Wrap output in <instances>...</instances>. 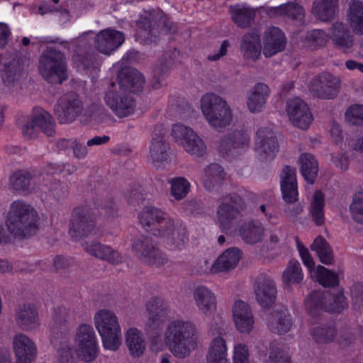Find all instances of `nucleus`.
Listing matches in <instances>:
<instances>
[{
    "label": "nucleus",
    "mask_w": 363,
    "mask_h": 363,
    "mask_svg": "<svg viewBox=\"0 0 363 363\" xmlns=\"http://www.w3.org/2000/svg\"><path fill=\"white\" fill-rule=\"evenodd\" d=\"M72 264V261L65 257L57 256L54 259V267L56 269L68 267Z\"/></svg>",
    "instance_id": "774afa93"
},
{
    "label": "nucleus",
    "mask_w": 363,
    "mask_h": 363,
    "mask_svg": "<svg viewBox=\"0 0 363 363\" xmlns=\"http://www.w3.org/2000/svg\"><path fill=\"white\" fill-rule=\"evenodd\" d=\"M285 44L284 33L278 28H269L263 36V54L266 57H270L283 50Z\"/></svg>",
    "instance_id": "5701e85b"
},
{
    "label": "nucleus",
    "mask_w": 363,
    "mask_h": 363,
    "mask_svg": "<svg viewBox=\"0 0 363 363\" xmlns=\"http://www.w3.org/2000/svg\"><path fill=\"white\" fill-rule=\"evenodd\" d=\"M269 327L272 330L278 333H286L291 326L290 316L286 310L273 314L269 320Z\"/></svg>",
    "instance_id": "a18cd8bd"
},
{
    "label": "nucleus",
    "mask_w": 363,
    "mask_h": 363,
    "mask_svg": "<svg viewBox=\"0 0 363 363\" xmlns=\"http://www.w3.org/2000/svg\"><path fill=\"white\" fill-rule=\"evenodd\" d=\"M169 146L164 140H152L150 147V160L155 165L166 161Z\"/></svg>",
    "instance_id": "de8ad7c7"
},
{
    "label": "nucleus",
    "mask_w": 363,
    "mask_h": 363,
    "mask_svg": "<svg viewBox=\"0 0 363 363\" xmlns=\"http://www.w3.org/2000/svg\"><path fill=\"white\" fill-rule=\"evenodd\" d=\"M13 351L16 363H33L37 355V347L28 336L16 334L12 340Z\"/></svg>",
    "instance_id": "a211bd4d"
},
{
    "label": "nucleus",
    "mask_w": 363,
    "mask_h": 363,
    "mask_svg": "<svg viewBox=\"0 0 363 363\" xmlns=\"http://www.w3.org/2000/svg\"><path fill=\"white\" fill-rule=\"evenodd\" d=\"M257 301L262 307L270 306L275 300L277 290L274 283L267 279L257 284L255 289Z\"/></svg>",
    "instance_id": "e433bc0d"
},
{
    "label": "nucleus",
    "mask_w": 363,
    "mask_h": 363,
    "mask_svg": "<svg viewBox=\"0 0 363 363\" xmlns=\"http://www.w3.org/2000/svg\"><path fill=\"white\" fill-rule=\"evenodd\" d=\"M281 190L283 199L286 203H294L298 200V192L294 168L285 167L281 174Z\"/></svg>",
    "instance_id": "a878e982"
},
{
    "label": "nucleus",
    "mask_w": 363,
    "mask_h": 363,
    "mask_svg": "<svg viewBox=\"0 0 363 363\" xmlns=\"http://www.w3.org/2000/svg\"><path fill=\"white\" fill-rule=\"evenodd\" d=\"M330 38L335 45L345 52H349L354 45L353 37L342 23L333 24L330 28Z\"/></svg>",
    "instance_id": "473e14b6"
},
{
    "label": "nucleus",
    "mask_w": 363,
    "mask_h": 363,
    "mask_svg": "<svg viewBox=\"0 0 363 363\" xmlns=\"http://www.w3.org/2000/svg\"><path fill=\"white\" fill-rule=\"evenodd\" d=\"M285 111L290 123L298 128L306 130L313 121L309 106L300 98L289 99Z\"/></svg>",
    "instance_id": "9d476101"
},
{
    "label": "nucleus",
    "mask_w": 363,
    "mask_h": 363,
    "mask_svg": "<svg viewBox=\"0 0 363 363\" xmlns=\"http://www.w3.org/2000/svg\"><path fill=\"white\" fill-rule=\"evenodd\" d=\"M140 224L169 250L182 248L187 241L186 229L162 210L146 206L139 213Z\"/></svg>",
    "instance_id": "f03ea898"
},
{
    "label": "nucleus",
    "mask_w": 363,
    "mask_h": 363,
    "mask_svg": "<svg viewBox=\"0 0 363 363\" xmlns=\"http://www.w3.org/2000/svg\"><path fill=\"white\" fill-rule=\"evenodd\" d=\"M11 182L16 189L27 190L30 186L36 182V178L32 177L27 171H21L11 177Z\"/></svg>",
    "instance_id": "864d4df0"
},
{
    "label": "nucleus",
    "mask_w": 363,
    "mask_h": 363,
    "mask_svg": "<svg viewBox=\"0 0 363 363\" xmlns=\"http://www.w3.org/2000/svg\"><path fill=\"white\" fill-rule=\"evenodd\" d=\"M350 212L355 222L363 223V191H358L354 194Z\"/></svg>",
    "instance_id": "5fc2aeb1"
},
{
    "label": "nucleus",
    "mask_w": 363,
    "mask_h": 363,
    "mask_svg": "<svg viewBox=\"0 0 363 363\" xmlns=\"http://www.w3.org/2000/svg\"><path fill=\"white\" fill-rule=\"evenodd\" d=\"M347 21L353 32L363 35V4L352 1L347 13Z\"/></svg>",
    "instance_id": "ea45409f"
},
{
    "label": "nucleus",
    "mask_w": 363,
    "mask_h": 363,
    "mask_svg": "<svg viewBox=\"0 0 363 363\" xmlns=\"http://www.w3.org/2000/svg\"><path fill=\"white\" fill-rule=\"evenodd\" d=\"M223 179V169L217 164H212L207 167L202 175V182L207 189H211L213 182H218Z\"/></svg>",
    "instance_id": "8fccbe9b"
},
{
    "label": "nucleus",
    "mask_w": 363,
    "mask_h": 363,
    "mask_svg": "<svg viewBox=\"0 0 363 363\" xmlns=\"http://www.w3.org/2000/svg\"><path fill=\"white\" fill-rule=\"evenodd\" d=\"M347 121L352 124L363 123V105L355 104L351 106L345 113Z\"/></svg>",
    "instance_id": "4d7b16f0"
},
{
    "label": "nucleus",
    "mask_w": 363,
    "mask_h": 363,
    "mask_svg": "<svg viewBox=\"0 0 363 363\" xmlns=\"http://www.w3.org/2000/svg\"><path fill=\"white\" fill-rule=\"evenodd\" d=\"M313 335L317 342H324L333 340L334 331L332 329L321 327L315 328Z\"/></svg>",
    "instance_id": "13d9d810"
},
{
    "label": "nucleus",
    "mask_w": 363,
    "mask_h": 363,
    "mask_svg": "<svg viewBox=\"0 0 363 363\" xmlns=\"http://www.w3.org/2000/svg\"><path fill=\"white\" fill-rule=\"evenodd\" d=\"M250 136L245 132L238 131L234 133L229 140H223L221 144L223 151L231 156L241 154L249 147Z\"/></svg>",
    "instance_id": "72a5a7b5"
},
{
    "label": "nucleus",
    "mask_w": 363,
    "mask_h": 363,
    "mask_svg": "<svg viewBox=\"0 0 363 363\" xmlns=\"http://www.w3.org/2000/svg\"><path fill=\"white\" fill-rule=\"evenodd\" d=\"M200 109L208 124L216 130L220 131L233 123V115L230 105L218 94H204L200 100Z\"/></svg>",
    "instance_id": "39448f33"
},
{
    "label": "nucleus",
    "mask_w": 363,
    "mask_h": 363,
    "mask_svg": "<svg viewBox=\"0 0 363 363\" xmlns=\"http://www.w3.org/2000/svg\"><path fill=\"white\" fill-rule=\"evenodd\" d=\"M298 161L302 176L307 182L313 184L318 172V165L316 160L311 154L303 153L301 155Z\"/></svg>",
    "instance_id": "58836bf2"
},
{
    "label": "nucleus",
    "mask_w": 363,
    "mask_h": 363,
    "mask_svg": "<svg viewBox=\"0 0 363 363\" xmlns=\"http://www.w3.org/2000/svg\"><path fill=\"white\" fill-rule=\"evenodd\" d=\"M303 279V273L298 261H291L283 272V280L286 284L298 283Z\"/></svg>",
    "instance_id": "603ef678"
},
{
    "label": "nucleus",
    "mask_w": 363,
    "mask_h": 363,
    "mask_svg": "<svg viewBox=\"0 0 363 363\" xmlns=\"http://www.w3.org/2000/svg\"><path fill=\"white\" fill-rule=\"evenodd\" d=\"M281 230L280 228L269 229L267 233L266 242L272 247L277 246L281 241Z\"/></svg>",
    "instance_id": "680f3d73"
},
{
    "label": "nucleus",
    "mask_w": 363,
    "mask_h": 363,
    "mask_svg": "<svg viewBox=\"0 0 363 363\" xmlns=\"http://www.w3.org/2000/svg\"><path fill=\"white\" fill-rule=\"evenodd\" d=\"M168 131L167 125L164 123H157L152 133V140H164Z\"/></svg>",
    "instance_id": "e2e57ef3"
},
{
    "label": "nucleus",
    "mask_w": 363,
    "mask_h": 363,
    "mask_svg": "<svg viewBox=\"0 0 363 363\" xmlns=\"http://www.w3.org/2000/svg\"><path fill=\"white\" fill-rule=\"evenodd\" d=\"M269 87L264 83H257L250 89L246 104L251 113L262 111L270 94Z\"/></svg>",
    "instance_id": "bb28decb"
},
{
    "label": "nucleus",
    "mask_w": 363,
    "mask_h": 363,
    "mask_svg": "<svg viewBox=\"0 0 363 363\" xmlns=\"http://www.w3.org/2000/svg\"><path fill=\"white\" fill-rule=\"evenodd\" d=\"M241 259V252L237 248H229L225 250L213 263L204 260L203 272L217 274L228 272L234 269Z\"/></svg>",
    "instance_id": "4468645a"
},
{
    "label": "nucleus",
    "mask_w": 363,
    "mask_h": 363,
    "mask_svg": "<svg viewBox=\"0 0 363 363\" xmlns=\"http://www.w3.org/2000/svg\"><path fill=\"white\" fill-rule=\"evenodd\" d=\"M38 219V213L30 204L22 200H16L10 205L5 223L11 234L23 238L32 233Z\"/></svg>",
    "instance_id": "20e7f679"
},
{
    "label": "nucleus",
    "mask_w": 363,
    "mask_h": 363,
    "mask_svg": "<svg viewBox=\"0 0 363 363\" xmlns=\"http://www.w3.org/2000/svg\"><path fill=\"white\" fill-rule=\"evenodd\" d=\"M138 30L136 33V39L141 43H147L150 40V21L139 23Z\"/></svg>",
    "instance_id": "bf43d9fd"
},
{
    "label": "nucleus",
    "mask_w": 363,
    "mask_h": 363,
    "mask_svg": "<svg viewBox=\"0 0 363 363\" xmlns=\"http://www.w3.org/2000/svg\"><path fill=\"white\" fill-rule=\"evenodd\" d=\"M125 345L131 356L139 357L146 350V343L142 332L135 327L128 328L125 333Z\"/></svg>",
    "instance_id": "2f4dec72"
},
{
    "label": "nucleus",
    "mask_w": 363,
    "mask_h": 363,
    "mask_svg": "<svg viewBox=\"0 0 363 363\" xmlns=\"http://www.w3.org/2000/svg\"><path fill=\"white\" fill-rule=\"evenodd\" d=\"M258 358L265 363H291L287 350L278 342L270 344L268 356L264 347H258Z\"/></svg>",
    "instance_id": "7c9ffc66"
},
{
    "label": "nucleus",
    "mask_w": 363,
    "mask_h": 363,
    "mask_svg": "<svg viewBox=\"0 0 363 363\" xmlns=\"http://www.w3.org/2000/svg\"><path fill=\"white\" fill-rule=\"evenodd\" d=\"M74 156L78 159H83L87 155L86 147L79 143L76 139V143L72 145Z\"/></svg>",
    "instance_id": "69168bd1"
},
{
    "label": "nucleus",
    "mask_w": 363,
    "mask_h": 363,
    "mask_svg": "<svg viewBox=\"0 0 363 363\" xmlns=\"http://www.w3.org/2000/svg\"><path fill=\"white\" fill-rule=\"evenodd\" d=\"M242 240L249 244H255L262 240L264 229L262 223L250 222L243 225L240 230Z\"/></svg>",
    "instance_id": "a19ab883"
},
{
    "label": "nucleus",
    "mask_w": 363,
    "mask_h": 363,
    "mask_svg": "<svg viewBox=\"0 0 363 363\" xmlns=\"http://www.w3.org/2000/svg\"><path fill=\"white\" fill-rule=\"evenodd\" d=\"M82 103L75 98L72 100L62 99L55 108V113L61 123L74 121L77 116L82 113Z\"/></svg>",
    "instance_id": "c85d7f7f"
},
{
    "label": "nucleus",
    "mask_w": 363,
    "mask_h": 363,
    "mask_svg": "<svg viewBox=\"0 0 363 363\" xmlns=\"http://www.w3.org/2000/svg\"><path fill=\"white\" fill-rule=\"evenodd\" d=\"M170 135L174 143L194 157H202L206 152V146L200 136L189 126L181 123L172 125Z\"/></svg>",
    "instance_id": "0eeeda50"
},
{
    "label": "nucleus",
    "mask_w": 363,
    "mask_h": 363,
    "mask_svg": "<svg viewBox=\"0 0 363 363\" xmlns=\"http://www.w3.org/2000/svg\"><path fill=\"white\" fill-rule=\"evenodd\" d=\"M233 363H249V349L247 345L238 342L234 345Z\"/></svg>",
    "instance_id": "6e6d98bb"
},
{
    "label": "nucleus",
    "mask_w": 363,
    "mask_h": 363,
    "mask_svg": "<svg viewBox=\"0 0 363 363\" xmlns=\"http://www.w3.org/2000/svg\"><path fill=\"white\" fill-rule=\"evenodd\" d=\"M133 250L140 260L149 265L161 266L167 262L165 255L154 247L148 238L135 239Z\"/></svg>",
    "instance_id": "f8f14e48"
},
{
    "label": "nucleus",
    "mask_w": 363,
    "mask_h": 363,
    "mask_svg": "<svg viewBox=\"0 0 363 363\" xmlns=\"http://www.w3.org/2000/svg\"><path fill=\"white\" fill-rule=\"evenodd\" d=\"M95 232V224L89 217L79 213L78 211H74L69 230L72 238L77 240L94 234Z\"/></svg>",
    "instance_id": "b1692460"
},
{
    "label": "nucleus",
    "mask_w": 363,
    "mask_h": 363,
    "mask_svg": "<svg viewBox=\"0 0 363 363\" xmlns=\"http://www.w3.org/2000/svg\"><path fill=\"white\" fill-rule=\"evenodd\" d=\"M99 347L93 327L82 324L76 330L72 347L61 345L57 350L60 363H67L73 358L74 354L81 359L91 362L98 356Z\"/></svg>",
    "instance_id": "7ed1b4c3"
},
{
    "label": "nucleus",
    "mask_w": 363,
    "mask_h": 363,
    "mask_svg": "<svg viewBox=\"0 0 363 363\" xmlns=\"http://www.w3.org/2000/svg\"><path fill=\"white\" fill-rule=\"evenodd\" d=\"M240 51L246 59L256 60L261 54L259 38L256 33H247L243 36L240 43Z\"/></svg>",
    "instance_id": "4c0bfd02"
},
{
    "label": "nucleus",
    "mask_w": 363,
    "mask_h": 363,
    "mask_svg": "<svg viewBox=\"0 0 363 363\" xmlns=\"http://www.w3.org/2000/svg\"><path fill=\"white\" fill-rule=\"evenodd\" d=\"M337 0H318L313 4V13L321 21H328L336 13Z\"/></svg>",
    "instance_id": "37998d69"
},
{
    "label": "nucleus",
    "mask_w": 363,
    "mask_h": 363,
    "mask_svg": "<svg viewBox=\"0 0 363 363\" xmlns=\"http://www.w3.org/2000/svg\"><path fill=\"white\" fill-rule=\"evenodd\" d=\"M325 199L320 191H316L310 202L309 214L317 225H322L325 222Z\"/></svg>",
    "instance_id": "79ce46f5"
},
{
    "label": "nucleus",
    "mask_w": 363,
    "mask_h": 363,
    "mask_svg": "<svg viewBox=\"0 0 363 363\" xmlns=\"http://www.w3.org/2000/svg\"><path fill=\"white\" fill-rule=\"evenodd\" d=\"M194 298L199 311L206 318L214 317L217 310L216 297L209 289L198 286L194 291Z\"/></svg>",
    "instance_id": "4be33fe9"
},
{
    "label": "nucleus",
    "mask_w": 363,
    "mask_h": 363,
    "mask_svg": "<svg viewBox=\"0 0 363 363\" xmlns=\"http://www.w3.org/2000/svg\"><path fill=\"white\" fill-rule=\"evenodd\" d=\"M39 70L43 77L51 83H62L67 78L65 57L60 52L48 50L42 55Z\"/></svg>",
    "instance_id": "6e6552de"
},
{
    "label": "nucleus",
    "mask_w": 363,
    "mask_h": 363,
    "mask_svg": "<svg viewBox=\"0 0 363 363\" xmlns=\"http://www.w3.org/2000/svg\"><path fill=\"white\" fill-rule=\"evenodd\" d=\"M230 13L234 22L240 27L247 26L255 16V11L245 5L230 6Z\"/></svg>",
    "instance_id": "49530a36"
},
{
    "label": "nucleus",
    "mask_w": 363,
    "mask_h": 363,
    "mask_svg": "<svg viewBox=\"0 0 363 363\" xmlns=\"http://www.w3.org/2000/svg\"><path fill=\"white\" fill-rule=\"evenodd\" d=\"M228 47V42L227 40H224L220 45L218 52L215 55H208V59L211 61H216L219 60L220 57L226 55Z\"/></svg>",
    "instance_id": "338daca9"
},
{
    "label": "nucleus",
    "mask_w": 363,
    "mask_h": 363,
    "mask_svg": "<svg viewBox=\"0 0 363 363\" xmlns=\"http://www.w3.org/2000/svg\"><path fill=\"white\" fill-rule=\"evenodd\" d=\"M232 320L236 330L242 334H250L255 325V318L250 305L241 300L235 301L232 307Z\"/></svg>",
    "instance_id": "2eb2a0df"
},
{
    "label": "nucleus",
    "mask_w": 363,
    "mask_h": 363,
    "mask_svg": "<svg viewBox=\"0 0 363 363\" xmlns=\"http://www.w3.org/2000/svg\"><path fill=\"white\" fill-rule=\"evenodd\" d=\"M171 195L176 200H181L186 197L190 189V183L183 177L174 178L170 181Z\"/></svg>",
    "instance_id": "3c124183"
},
{
    "label": "nucleus",
    "mask_w": 363,
    "mask_h": 363,
    "mask_svg": "<svg viewBox=\"0 0 363 363\" xmlns=\"http://www.w3.org/2000/svg\"><path fill=\"white\" fill-rule=\"evenodd\" d=\"M83 248L89 255L111 263H118L122 259L118 252L99 242H86L83 245Z\"/></svg>",
    "instance_id": "c756f323"
},
{
    "label": "nucleus",
    "mask_w": 363,
    "mask_h": 363,
    "mask_svg": "<svg viewBox=\"0 0 363 363\" xmlns=\"http://www.w3.org/2000/svg\"><path fill=\"white\" fill-rule=\"evenodd\" d=\"M275 16H280L284 18H291L302 21L303 18V8L295 3H290L286 5H281L273 9Z\"/></svg>",
    "instance_id": "09e8293b"
},
{
    "label": "nucleus",
    "mask_w": 363,
    "mask_h": 363,
    "mask_svg": "<svg viewBox=\"0 0 363 363\" xmlns=\"http://www.w3.org/2000/svg\"><path fill=\"white\" fill-rule=\"evenodd\" d=\"M296 243L303 263L308 268L312 279H315L325 287L333 286L338 284L339 276L337 273L321 265H318L315 268L314 261L308 250L298 238L296 240Z\"/></svg>",
    "instance_id": "1a4fd4ad"
},
{
    "label": "nucleus",
    "mask_w": 363,
    "mask_h": 363,
    "mask_svg": "<svg viewBox=\"0 0 363 363\" xmlns=\"http://www.w3.org/2000/svg\"><path fill=\"white\" fill-rule=\"evenodd\" d=\"M124 34L118 30L108 28L100 31L96 37V49L105 55H111L124 42Z\"/></svg>",
    "instance_id": "412c9836"
},
{
    "label": "nucleus",
    "mask_w": 363,
    "mask_h": 363,
    "mask_svg": "<svg viewBox=\"0 0 363 363\" xmlns=\"http://www.w3.org/2000/svg\"><path fill=\"white\" fill-rule=\"evenodd\" d=\"M53 119L50 113L43 109H35L29 121L23 126L22 131L26 137L35 138L40 132L48 136L55 133Z\"/></svg>",
    "instance_id": "9b49d317"
},
{
    "label": "nucleus",
    "mask_w": 363,
    "mask_h": 363,
    "mask_svg": "<svg viewBox=\"0 0 363 363\" xmlns=\"http://www.w3.org/2000/svg\"><path fill=\"white\" fill-rule=\"evenodd\" d=\"M16 321L23 330L32 331L40 326V318L37 307L33 304H25L16 312Z\"/></svg>",
    "instance_id": "393cba45"
},
{
    "label": "nucleus",
    "mask_w": 363,
    "mask_h": 363,
    "mask_svg": "<svg viewBox=\"0 0 363 363\" xmlns=\"http://www.w3.org/2000/svg\"><path fill=\"white\" fill-rule=\"evenodd\" d=\"M106 105L118 116L125 117L132 114L135 103L132 99H123L118 93L109 91L105 96Z\"/></svg>",
    "instance_id": "cd10ccee"
},
{
    "label": "nucleus",
    "mask_w": 363,
    "mask_h": 363,
    "mask_svg": "<svg viewBox=\"0 0 363 363\" xmlns=\"http://www.w3.org/2000/svg\"><path fill=\"white\" fill-rule=\"evenodd\" d=\"M340 86L339 78L330 73H323L312 81L311 90L319 98L330 99L337 94Z\"/></svg>",
    "instance_id": "aec40b11"
},
{
    "label": "nucleus",
    "mask_w": 363,
    "mask_h": 363,
    "mask_svg": "<svg viewBox=\"0 0 363 363\" xmlns=\"http://www.w3.org/2000/svg\"><path fill=\"white\" fill-rule=\"evenodd\" d=\"M94 323L104 348L110 351L118 350L122 345V330L116 313L109 309H99L94 315Z\"/></svg>",
    "instance_id": "423d86ee"
},
{
    "label": "nucleus",
    "mask_w": 363,
    "mask_h": 363,
    "mask_svg": "<svg viewBox=\"0 0 363 363\" xmlns=\"http://www.w3.org/2000/svg\"><path fill=\"white\" fill-rule=\"evenodd\" d=\"M206 363H229L228 347L223 337L218 336L211 340L206 354Z\"/></svg>",
    "instance_id": "f704fd0d"
},
{
    "label": "nucleus",
    "mask_w": 363,
    "mask_h": 363,
    "mask_svg": "<svg viewBox=\"0 0 363 363\" xmlns=\"http://www.w3.org/2000/svg\"><path fill=\"white\" fill-rule=\"evenodd\" d=\"M197 328L194 323L183 318H173L165 327L164 336L152 337L150 349L157 353L166 348L177 358H185L197 349Z\"/></svg>",
    "instance_id": "f257e3e1"
},
{
    "label": "nucleus",
    "mask_w": 363,
    "mask_h": 363,
    "mask_svg": "<svg viewBox=\"0 0 363 363\" xmlns=\"http://www.w3.org/2000/svg\"><path fill=\"white\" fill-rule=\"evenodd\" d=\"M351 295L355 305H363V284H354L351 288Z\"/></svg>",
    "instance_id": "052dcab7"
},
{
    "label": "nucleus",
    "mask_w": 363,
    "mask_h": 363,
    "mask_svg": "<svg viewBox=\"0 0 363 363\" xmlns=\"http://www.w3.org/2000/svg\"><path fill=\"white\" fill-rule=\"evenodd\" d=\"M311 38L318 45H324L328 41V35L323 30H315L311 34Z\"/></svg>",
    "instance_id": "0e129e2a"
},
{
    "label": "nucleus",
    "mask_w": 363,
    "mask_h": 363,
    "mask_svg": "<svg viewBox=\"0 0 363 363\" xmlns=\"http://www.w3.org/2000/svg\"><path fill=\"white\" fill-rule=\"evenodd\" d=\"M118 84L121 89L131 92L138 91L144 84L145 79L136 69H127L118 74Z\"/></svg>",
    "instance_id": "c9c22d12"
},
{
    "label": "nucleus",
    "mask_w": 363,
    "mask_h": 363,
    "mask_svg": "<svg viewBox=\"0 0 363 363\" xmlns=\"http://www.w3.org/2000/svg\"><path fill=\"white\" fill-rule=\"evenodd\" d=\"M330 298L324 296L323 301L321 296L318 292H313L306 300V308L310 313H313V310H318L324 307L326 310L332 312H340L346 305L345 298L340 290H337L335 296H329Z\"/></svg>",
    "instance_id": "dca6fc26"
},
{
    "label": "nucleus",
    "mask_w": 363,
    "mask_h": 363,
    "mask_svg": "<svg viewBox=\"0 0 363 363\" xmlns=\"http://www.w3.org/2000/svg\"><path fill=\"white\" fill-rule=\"evenodd\" d=\"M242 202L239 196H235L234 199L226 197L223 203L219 206L216 223L222 229L228 230L232 224L233 220L235 218L239 211L242 208Z\"/></svg>",
    "instance_id": "6ab92c4d"
},
{
    "label": "nucleus",
    "mask_w": 363,
    "mask_h": 363,
    "mask_svg": "<svg viewBox=\"0 0 363 363\" xmlns=\"http://www.w3.org/2000/svg\"><path fill=\"white\" fill-rule=\"evenodd\" d=\"M255 150L262 160H271L275 156L278 152V143L272 129L261 128L257 130Z\"/></svg>",
    "instance_id": "f3484780"
},
{
    "label": "nucleus",
    "mask_w": 363,
    "mask_h": 363,
    "mask_svg": "<svg viewBox=\"0 0 363 363\" xmlns=\"http://www.w3.org/2000/svg\"><path fill=\"white\" fill-rule=\"evenodd\" d=\"M311 249L317 254L322 263L325 264H332L333 260V251L323 238L317 237L311 245Z\"/></svg>",
    "instance_id": "c03bdc74"
},
{
    "label": "nucleus",
    "mask_w": 363,
    "mask_h": 363,
    "mask_svg": "<svg viewBox=\"0 0 363 363\" xmlns=\"http://www.w3.org/2000/svg\"><path fill=\"white\" fill-rule=\"evenodd\" d=\"M168 310L167 303L162 298H154L146 305V320L144 324L145 331L150 334L158 330L163 323Z\"/></svg>",
    "instance_id": "ddd939ff"
}]
</instances>
